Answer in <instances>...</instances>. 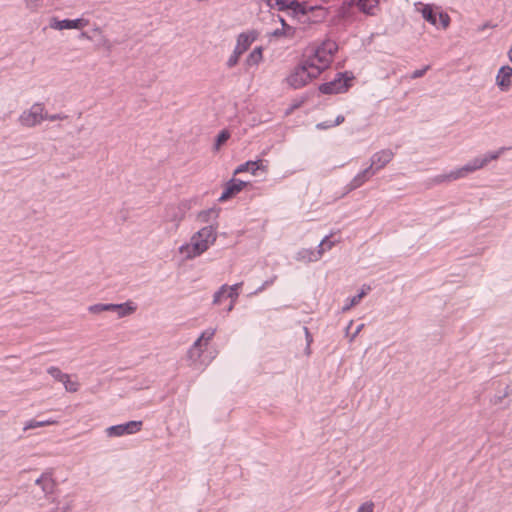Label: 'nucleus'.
<instances>
[{
    "label": "nucleus",
    "mask_w": 512,
    "mask_h": 512,
    "mask_svg": "<svg viewBox=\"0 0 512 512\" xmlns=\"http://www.w3.org/2000/svg\"><path fill=\"white\" fill-rule=\"evenodd\" d=\"M506 150L505 147L499 148L497 151L487 152L482 156H478L467 162L465 165L456 168L449 173L440 174L433 178L435 184L449 183L467 177L488 165L489 162L497 160Z\"/></svg>",
    "instance_id": "obj_1"
},
{
    "label": "nucleus",
    "mask_w": 512,
    "mask_h": 512,
    "mask_svg": "<svg viewBox=\"0 0 512 512\" xmlns=\"http://www.w3.org/2000/svg\"><path fill=\"white\" fill-rule=\"evenodd\" d=\"M217 239L216 228L212 225L205 226L194 233L190 241L179 247V252L185 259H194L206 252Z\"/></svg>",
    "instance_id": "obj_2"
},
{
    "label": "nucleus",
    "mask_w": 512,
    "mask_h": 512,
    "mask_svg": "<svg viewBox=\"0 0 512 512\" xmlns=\"http://www.w3.org/2000/svg\"><path fill=\"white\" fill-rule=\"evenodd\" d=\"M320 75V70L312 62H307L305 59L296 66L291 73L287 76V84L294 88L299 89L307 85L314 78Z\"/></svg>",
    "instance_id": "obj_3"
},
{
    "label": "nucleus",
    "mask_w": 512,
    "mask_h": 512,
    "mask_svg": "<svg viewBox=\"0 0 512 512\" xmlns=\"http://www.w3.org/2000/svg\"><path fill=\"white\" fill-rule=\"evenodd\" d=\"M337 49L338 46L334 41L326 40L316 48H312L310 53L306 55L305 60L307 62H312L314 66L319 68L321 74L322 71L330 65L332 57Z\"/></svg>",
    "instance_id": "obj_4"
},
{
    "label": "nucleus",
    "mask_w": 512,
    "mask_h": 512,
    "mask_svg": "<svg viewBox=\"0 0 512 512\" xmlns=\"http://www.w3.org/2000/svg\"><path fill=\"white\" fill-rule=\"evenodd\" d=\"M46 117L43 103H34L29 109L24 110L18 118L19 124L24 128H33L40 125Z\"/></svg>",
    "instance_id": "obj_5"
},
{
    "label": "nucleus",
    "mask_w": 512,
    "mask_h": 512,
    "mask_svg": "<svg viewBox=\"0 0 512 512\" xmlns=\"http://www.w3.org/2000/svg\"><path fill=\"white\" fill-rule=\"evenodd\" d=\"M255 38L253 33H241L238 36L236 46L226 62L228 68L238 64L240 57L249 49Z\"/></svg>",
    "instance_id": "obj_6"
},
{
    "label": "nucleus",
    "mask_w": 512,
    "mask_h": 512,
    "mask_svg": "<svg viewBox=\"0 0 512 512\" xmlns=\"http://www.w3.org/2000/svg\"><path fill=\"white\" fill-rule=\"evenodd\" d=\"M268 6L279 11H287L293 17L306 13L305 6L297 0H264Z\"/></svg>",
    "instance_id": "obj_7"
},
{
    "label": "nucleus",
    "mask_w": 512,
    "mask_h": 512,
    "mask_svg": "<svg viewBox=\"0 0 512 512\" xmlns=\"http://www.w3.org/2000/svg\"><path fill=\"white\" fill-rule=\"evenodd\" d=\"M89 25V20L85 18H77V19H63L60 20L57 17H52L49 21V27L53 30L62 31V30H81Z\"/></svg>",
    "instance_id": "obj_8"
},
{
    "label": "nucleus",
    "mask_w": 512,
    "mask_h": 512,
    "mask_svg": "<svg viewBox=\"0 0 512 512\" xmlns=\"http://www.w3.org/2000/svg\"><path fill=\"white\" fill-rule=\"evenodd\" d=\"M338 78L333 81L324 83L320 86V91L324 94H337L347 90L349 81L353 79L352 76L345 74H338Z\"/></svg>",
    "instance_id": "obj_9"
},
{
    "label": "nucleus",
    "mask_w": 512,
    "mask_h": 512,
    "mask_svg": "<svg viewBox=\"0 0 512 512\" xmlns=\"http://www.w3.org/2000/svg\"><path fill=\"white\" fill-rule=\"evenodd\" d=\"M142 421H129L124 424L110 426L105 430L108 437H120L126 434H134L140 431Z\"/></svg>",
    "instance_id": "obj_10"
},
{
    "label": "nucleus",
    "mask_w": 512,
    "mask_h": 512,
    "mask_svg": "<svg viewBox=\"0 0 512 512\" xmlns=\"http://www.w3.org/2000/svg\"><path fill=\"white\" fill-rule=\"evenodd\" d=\"M47 373L56 381L61 382L67 392L75 393L79 390V383L71 380L70 375L62 372L60 368L51 366L47 369Z\"/></svg>",
    "instance_id": "obj_11"
},
{
    "label": "nucleus",
    "mask_w": 512,
    "mask_h": 512,
    "mask_svg": "<svg viewBox=\"0 0 512 512\" xmlns=\"http://www.w3.org/2000/svg\"><path fill=\"white\" fill-rule=\"evenodd\" d=\"M185 206L168 205L164 212V221L176 230L185 217Z\"/></svg>",
    "instance_id": "obj_12"
},
{
    "label": "nucleus",
    "mask_w": 512,
    "mask_h": 512,
    "mask_svg": "<svg viewBox=\"0 0 512 512\" xmlns=\"http://www.w3.org/2000/svg\"><path fill=\"white\" fill-rule=\"evenodd\" d=\"M215 332H216L215 329H207L204 332H202L200 337L194 342L193 346L188 351V358L190 360L195 362V361H197L200 358V356H201V354L203 352L202 342L204 341L205 342L204 344L207 345L208 342L215 335Z\"/></svg>",
    "instance_id": "obj_13"
},
{
    "label": "nucleus",
    "mask_w": 512,
    "mask_h": 512,
    "mask_svg": "<svg viewBox=\"0 0 512 512\" xmlns=\"http://www.w3.org/2000/svg\"><path fill=\"white\" fill-rule=\"evenodd\" d=\"M327 242H328V237H324L323 240L320 242L317 251H313L310 249H301L296 254V257H295L296 260L301 261V262H306V263L316 262V261L320 260V258L322 257V255L325 252L324 246L326 245Z\"/></svg>",
    "instance_id": "obj_14"
},
{
    "label": "nucleus",
    "mask_w": 512,
    "mask_h": 512,
    "mask_svg": "<svg viewBox=\"0 0 512 512\" xmlns=\"http://www.w3.org/2000/svg\"><path fill=\"white\" fill-rule=\"evenodd\" d=\"M394 153L390 149L381 150L374 153L370 158L369 168L376 174L380 169L384 168L392 159Z\"/></svg>",
    "instance_id": "obj_15"
},
{
    "label": "nucleus",
    "mask_w": 512,
    "mask_h": 512,
    "mask_svg": "<svg viewBox=\"0 0 512 512\" xmlns=\"http://www.w3.org/2000/svg\"><path fill=\"white\" fill-rule=\"evenodd\" d=\"M495 83L501 92H508L512 87V67L501 66L496 74Z\"/></svg>",
    "instance_id": "obj_16"
},
{
    "label": "nucleus",
    "mask_w": 512,
    "mask_h": 512,
    "mask_svg": "<svg viewBox=\"0 0 512 512\" xmlns=\"http://www.w3.org/2000/svg\"><path fill=\"white\" fill-rule=\"evenodd\" d=\"M373 175H375L369 167L360 171L346 186L347 193L351 192L359 187H361L364 183H366Z\"/></svg>",
    "instance_id": "obj_17"
},
{
    "label": "nucleus",
    "mask_w": 512,
    "mask_h": 512,
    "mask_svg": "<svg viewBox=\"0 0 512 512\" xmlns=\"http://www.w3.org/2000/svg\"><path fill=\"white\" fill-rule=\"evenodd\" d=\"M246 185H247V183L244 181H241V180H235V179L230 180L226 184V187H225L223 193L221 194L219 201L223 202V201L228 200L235 194L239 193Z\"/></svg>",
    "instance_id": "obj_18"
},
{
    "label": "nucleus",
    "mask_w": 512,
    "mask_h": 512,
    "mask_svg": "<svg viewBox=\"0 0 512 512\" xmlns=\"http://www.w3.org/2000/svg\"><path fill=\"white\" fill-rule=\"evenodd\" d=\"M109 307L113 308H109L108 311L116 312L119 318L127 317L133 314L137 309L136 305L132 301H127L121 304L109 303Z\"/></svg>",
    "instance_id": "obj_19"
},
{
    "label": "nucleus",
    "mask_w": 512,
    "mask_h": 512,
    "mask_svg": "<svg viewBox=\"0 0 512 512\" xmlns=\"http://www.w3.org/2000/svg\"><path fill=\"white\" fill-rule=\"evenodd\" d=\"M258 170L266 171V166L264 165L263 160L247 161L239 165L237 169L234 171V174L250 172L252 175H256Z\"/></svg>",
    "instance_id": "obj_20"
},
{
    "label": "nucleus",
    "mask_w": 512,
    "mask_h": 512,
    "mask_svg": "<svg viewBox=\"0 0 512 512\" xmlns=\"http://www.w3.org/2000/svg\"><path fill=\"white\" fill-rule=\"evenodd\" d=\"M415 8L421 13L422 17L432 25L437 24V17L433 11V8L429 4H423L421 2L415 3Z\"/></svg>",
    "instance_id": "obj_21"
},
{
    "label": "nucleus",
    "mask_w": 512,
    "mask_h": 512,
    "mask_svg": "<svg viewBox=\"0 0 512 512\" xmlns=\"http://www.w3.org/2000/svg\"><path fill=\"white\" fill-rule=\"evenodd\" d=\"M380 0H352L362 12L370 15H374L378 10Z\"/></svg>",
    "instance_id": "obj_22"
},
{
    "label": "nucleus",
    "mask_w": 512,
    "mask_h": 512,
    "mask_svg": "<svg viewBox=\"0 0 512 512\" xmlns=\"http://www.w3.org/2000/svg\"><path fill=\"white\" fill-rule=\"evenodd\" d=\"M35 484L40 486L45 494L51 493L54 489V481L50 474L43 473L36 481Z\"/></svg>",
    "instance_id": "obj_23"
},
{
    "label": "nucleus",
    "mask_w": 512,
    "mask_h": 512,
    "mask_svg": "<svg viewBox=\"0 0 512 512\" xmlns=\"http://www.w3.org/2000/svg\"><path fill=\"white\" fill-rule=\"evenodd\" d=\"M279 21L282 25L281 29H276L272 35L276 37L293 38L295 35V28L287 24L282 17H279Z\"/></svg>",
    "instance_id": "obj_24"
},
{
    "label": "nucleus",
    "mask_w": 512,
    "mask_h": 512,
    "mask_svg": "<svg viewBox=\"0 0 512 512\" xmlns=\"http://www.w3.org/2000/svg\"><path fill=\"white\" fill-rule=\"evenodd\" d=\"M263 60V48L261 46L254 48L246 59L248 66H256Z\"/></svg>",
    "instance_id": "obj_25"
},
{
    "label": "nucleus",
    "mask_w": 512,
    "mask_h": 512,
    "mask_svg": "<svg viewBox=\"0 0 512 512\" xmlns=\"http://www.w3.org/2000/svg\"><path fill=\"white\" fill-rule=\"evenodd\" d=\"M242 282L240 283H236L232 286H228V292H227V295L226 297L227 298H230V305L227 307V312H231L234 308V305L236 303V300L239 296V293H238V289L242 286Z\"/></svg>",
    "instance_id": "obj_26"
},
{
    "label": "nucleus",
    "mask_w": 512,
    "mask_h": 512,
    "mask_svg": "<svg viewBox=\"0 0 512 512\" xmlns=\"http://www.w3.org/2000/svg\"><path fill=\"white\" fill-rule=\"evenodd\" d=\"M369 290H370L369 286L366 288H362L361 291L357 295L353 296L350 299H347V304L342 308V311L346 312V311L350 310L353 306L357 305L362 300V298L367 294V292Z\"/></svg>",
    "instance_id": "obj_27"
},
{
    "label": "nucleus",
    "mask_w": 512,
    "mask_h": 512,
    "mask_svg": "<svg viewBox=\"0 0 512 512\" xmlns=\"http://www.w3.org/2000/svg\"><path fill=\"white\" fill-rule=\"evenodd\" d=\"M56 423H57V421L51 420V419L45 420V421L30 420L27 423H25V425L23 427V430L27 431V430H30V429H35V428H39V427L53 425V424H56Z\"/></svg>",
    "instance_id": "obj_28"
},
{
    "label": "nucleus",
    "mask_w": 512,
    "mask_h": 512,
    "mask_svg": "<svg viewBox=\"0 0 512 512\" xmlns=\"http://www.w3.org/2000/svg\"><path fill=\"white\" fill-rule=\"evenodd\" d=\"M228 292V285L224 284L222 285L218 291H216L213 295V304L219 305L221 304L222 300L226 297Z\"/></svg>",
    "instance_id": "obj_29"
},
{
    "label": "nucleus",
    "mask_w": 512,
    "mask_h": 512,
    "mask_svg": "<svg viewBox=\"0 0 512 512\" xmlns=\"http://www.w3.org/2000/svg\"><path fill=\"white\" fill-rule=\"evenodd\" d=\"M230 138V133L227 130H222L215 141L214 149L219 150L220 147Z\"/></svg>",
    "instance_id": "obj_30"
},
{
    "label": "nucleus",
    "mask_w": 512,
    "mask_h": 512,
    "mask_svg": "<svg viewBox=\"0 0 512 512\" xmlns=\"http://www.w3.org/2000/svg\"><path fill=\"white\" fill-rule=\"evenodd\" d=\"M109 308H110L109 303L108 304L97 303V304H93V305L89 306L88 311L91 314H100L102 312L108 311Z\"/></svg>",
    "instance_id": "obj_31"
},
{
    "label": "nucleus",
    "mask_w": 512,
    "mask_h": 512,
    "mask_svg": "<svg viewBox=\"0 0 512 512\" xmlns=\"http://www.w3.org/2000/svg\"><path fill=\"white\" fill-rule=\"evenodd\" d=\"M25 7L30 11H37L43 5V0H23Z\"/></svg>",
    "instance_id": "obj_32"
},
{
    "label": "nucleus",
    "mask_w": 512,
    "mask_h": 512,
    "mask_svg": "<svg viewBox=\"0 0 512 512\" xmlns=\"http://www.w3.org/2000/svg\"><path fill=\"white\" fill-rule=\"evenodd\" d=\"M68 118H69L68 115H66L64 113H56V114L49 115L46 112L45 120L54 122V121H63V120H66Z\"/></svg>",
    "instance_id": "obj_33"
},
{
    "label": "nucleus",
    "mask_w": 512,
    "mask_h": 512,
    "mask_svg": "<svg viewBox=\"0 0 512 512\" xmlns=\"http://www.w3.org/2000/svg\"><path fill=\"white\" fill-rule=\"evenodd\" d=\"M356 512H374V503L367 501L360 505Z\"/></svg>",
    "instance_id": "obj_34"
},
{
    "label": "nucleus",
    "mask_w": 512,
    "mask_h": 512,
    "mask_svg": "<svg viewBox=\"0 0 512 512\" xmlns=\"http://www.w3.org/2000/svg\"><path fill=\"white\" fill-rule=\"evenodd\" d=\"M98 46L106 49L107 51H110L112 49V43L108 38H106L103 35H101L100 37Z\"/></svg>",
    "instance_id": "obj_35"
},
{
    "label": "nucleus",
    "mask_w": 512,
    "mask_h": 512,
    "mask_svg": "<svg viewBox=\"0 0 512 512\" xmlns=\"http://www.w3.org/2000/svg\"><path fill=\"white\" fill-rule=\"evenodd\" d=\"M439 20L444 29H446L449 26L450 23V17L446 13H440L439 14Z\"/></svg>",
    "instance_id": "obj_36"
},
{
    "label": "nucleus",
    "mask_w": 512,
    "mask_h": 512,
    "mask_svg": "<svg viewBox=\"0 0 512 512\" xmlns=\"http://www.w3.org/2000/svg\"><path fill=\"white\" fill-rule=\"evenodd\" d=\"M303 330H304L305 338L307 341V353L309 354L310 353V344L312 343L313 338H312V335L307 327H303Z\"/></svg>",
    "instance_id": "obj_37"
},
{
    "label": "nucleus",
    "mask_w": 512,
    "mask_h": 512,
    "mask_svg": "<svg viewBox=\"0 0 512 512\" xmlns=\"http://www.w3.org/2000/svg\"><path fill=\"white\" fill-rule=\"evenodd\" d=\"M429 69V66H425L424 68L422 69H418V70H415L412 74H411V78L412 79H416V78H420L422 77L426 71Z\"/></svg>",
    "instance_id": "obj_38"
},
{
    "label": "nucleus",
    "mask_w": 512,
    "mask_h": 512,
    "mask_svg": "<svg viewBox=\"0 0 512 512\" xmlns=\"http://www.w3.org/2000/svg\"><path fill=\"white\" fill-rule=\"evenodd\" d=\"M331 127H334L333 126V122H331V121H324V122L318 123L316 125V128L320 129V130L328 129V128H331Z\"/></svg>",
    "instance_id": "obj_39"
},
{
    "label": "nucleus",
    "mask_w": 512,
    "mask_h": 512,
    "mask_svg": "<svg viewBox=\"0 0 512 512\" xmlns=\"http://www.w3.org/2000/svg\"><path fill=\"white\" fill-rule=\"evenodd\" d=\"M363 327H364V324H360V325L357 326L355 331L351 334L350 342H352L358 336V334L361 332Z\"/></svg>",
    "instance_id": "obj_40"
},
{
    "label": "nucleus",
    "mask_w": 512,
    "mask_h": 512,
    "mask_svg": "<svg viewBox=\"0 0 512 512\" xmlns=\"http://www.w3.org/2000/svg\"><path fill=\"white\" fill-rule=\"evenodd\" d=\"M213 213L212 210H208V211H202L200 214H199V218L202 219L203 221H207V218L208 216Z\"/></svg>",
    "instance_id": "obj_41"
},
{
    "label": "nucleus",
    "mask_w": 512,
    "mask_h": 512,
    "mask_svg": "<svg viewBox=\"0 0 512 512\" xmlns=\"http://www.w3.org/2000/svg\"><path fill=\"white\" fill-rule=\"evenodd\" d=\"M344 120H345L344 116H342V115L337 116L335 121L333 122V126L335 127V126L340 125L341 123L344 122Z\"/></svg>",
    "instance_id": "obj_42"
},
{
    "label": "nucleus",
    "mask_w": 512,
    "mask_h": 512,
    "mask_svg": "<svg viewBox=\"0 0 512 512\" xmlns=\"http://www.w3.org/2000/svg\"><path fill=\"white\" fill-rule=\"evenodd\" d=\"M334 245H335V242H334V241H331V240L328 238V242H327V243H326V245L324 246L325 251H326V250H330Z\"/></svg>",
    "instance_id": "obj_43"
},
{
    "label": "nucleus",
    "mask_w": 512,
    "mask_h": 512,
    "mask_svg": "<svg viewBox=\"0 0 512 512\" xmlns=\"http://www.w3.org/2000/svg\"><path fill=\"white\" fill-rule=\"evenodd\" d=\"M81 38L88 39V40L91 39V37L86 32L81 33Z\"/></svg>",
    "instance_id": "obj_44"
},
{
    "label": "nucleus",
    "mask_w": 512,
    "mask_h": 512,
    "mask_svg": "<svg viewBox=\"0 0 512 512\" xmlns=\"http://www.w3.org/2000/svg\"><path fill=\"white\" fill-rule=\"evenodd\" d=\"M93 31H94L95 33L99 34V35H102V30H101V28H100V27H95V28L93 29Z\"/></svg>",
    "instance_id": "obj_45"
},
{
    "label": "nucleus",
    "mask_w": 512,
    "mask_h": 512,
    "mask_svg": "<svg viewBox=\"0 0 512 512\" xmlns=\"http://www.w3.org/2000/svg\"><path fill=\"white\" fill-rule=\"evenodd\" d=\"M267 284H268V282H265L264 285L258 289V291H262Z\"/></svg>",
    "instance_id": "obj_46"
}]
</instances>
